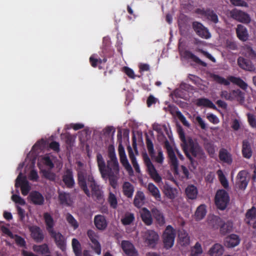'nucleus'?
I'll use <instances>...</instances> for the list:
<instances>
[{
	"label": "nucleus",
	"instance_id": "nucleus-1",
	"mask_svg": "<svg viewBox=\"0 0 256 256\" xmlns=\"http://www.w3.org/2000/svg\"><path fill=\"white\" fill-rule=\"evenodd\" d=\"M78 183L87 196H90V191L88 188V186L94 196L98 200L102 198V192L99 186L96 183L92 174L85 169L81 168L78 170Z\"/></svg>",
	"mask_w": 256,
	"mask_h": 256
},
{
	"label": "nucleus",
	"instance_id": "nucleus-2",
	"mask_svg": "<svg viewBox=\"0 0 256 256\" xmlns=\"http://www.w3.org/2000/svg\"><path fill=\"white\" fill-rule=\"evenodd\" d=\"M44 220L46 224V230L51 238H52L56 246L62 252L66 248V241L65 237L60 232L54 230V220L50 214L48 212L43 214Z\"/></svg>",
	"mask_w": 256,
	"mask_h": 256
},
{
	"label": "nucleus",
	"instance_id": "nucleus-3",
	"mask_svg": "<svg viewBox=\"0 0 256 256\" xmlns=\"http://www.w3.org/2000/svg\"><path fill=\"white\" fill-rule=\"evenodd\" d=\"M179 136L182 142V146L186 157L190 160L191 164H194L192 157H196L200 152V148L197 144H196L192 139H189L186 141L185 134L180 128L178 131Z\"/></svg>",
	"mask_w": 256,
	"mask_h": 256
},
{
	"label": "nucleus",
	"instance_id": "nucleus-4",
	"mask_svg": "<svg viewBox=\"0 0 256 256\" xmlns=\"http://www.w3.org/2000/svg\"><path fill=\"white\" fill-rule=\"evenodd\" d=\"M212 78L216 82L224 86L230 85V82H231L244 90H246L248 87V84L240 78L230 76L228 77V80H227L224 78L215 74H213Z\"/></svg>",
	"mask_w": 256,
	"mask_h": 256
},
{
	"label": "nucleus",
	"instance_id": "nucleus-5",
	"mask_svg": "<svg viewBox=\"0 0 256 256\" xmlns=\"http://www.w3.org/2000/svg\"><path fill=\"white\" fill-rule=\"evenodd\" d=\"M142 238L146 246L150 248H154L158 244L160 236L154 230H147L142 232Z\"/></svg>",
	"mask_w": 256,
	"mask_h": 256
},
{
	"label": "nucleus",
	"instance_id": "nucleus-6",
	"mask_svg": "<svg viewBox=\"0 0 256 256\" xmlns=\"http://www.w3.org/2000/svg\"><path fill=\"white\" fill-rule=\"evenodd\" d=\"M230 196L227 192L224 190H219L217 191L214 202L217 208L220 210H224L227 207L230 202Z\"/></svg>",
	"mask_w": 256,
	"mask_h": 256
},
{
	"label": "nucleus",
	"instance_id": "nucleus-7",
	"mask_svg": "<svg viewBox=\"0 0 256 256\" xmlns=\"http://www.w3.org/2000/svg\"><path fill=\"white\" fill-rule=\"evenodd\" d=\"M176 234L175 230L170 225L166 227L162 236L163 242L165 248L168 249L173 246Z\"/></svg>",
	"mask_w": 256,
	"mask_h": 256
},
{
	"label": "nucleus",
	"instance_id": "nucleus-8",
	"mask_svg": "<svg viewBox=\"0 0 256 256\" xmlns=\"http://www.w3.org/2000/svg\"><path fill=\"white\" fill-rule=\"evenodd\" d=\"M144 161L146 166L148 174L150 178L156 183H159L162 181V178L158 174L154 164L152 162L150 159L146 154L143 156Z\"/></svg>",
	"mask_w": 256,
	"mask_h": 256
},
{
	"label": "nucleus",
	"instance_id": "nucleus-9",
	"mask_svg": "<svg viewBox=\"0 0 256 256\" xmlns=\"http://www.w3.org/2000/svg\"><path fill=\"white\" fill-rule=\"evenodd\" d=\"M230 16L233 19L244 24H248L250 22V16L246 12L234 8L230 12Z\"/></svg>",
	"mask_w": 256,
	"mask_h": 256
},
{
	"label": "nucleus",
	"instance_id": "nucleus-10",
	"mask_svg": "<svg viewBox=\"0 0 256 256\" xmlns=\"http://www.w3.org/2000/svg\"><path fill=\"white\" fill-rule=\"evenodd\" d=\"M15 186L16 188L20 187L22 194L24 196H26L30 189L26 176H22L21 172L19 174L16 180Z\"/></svg>",
	"mask_w": 256,
	"mask_h": 256
},
{
	"label": "nucleus",
	"instance_id": "nucleus-11",
	"mask_svg": "<svg viewBox=\"0 0 256 256\" xmlns=\"http://www.w3.org/2000/svg\"><path fill=\"white\" fill-rule=\"evenodd\" d=\"M195 12L198 14L206 17L208 20L214 24H217L218 22V18L216 13L210 8L204 9V8H198L195 10Z\"/></svg>",
	"mask_w": 256,
	"mask_h": 256
},
{
	"label": "nucleus",
	"instance_id": "nucleus-12",
	"mask_svg": "<svg viewBox=\"0 0 256 256\" xmlns=\"http://www.w3.org/2000/svg\"><path fill=\"white\" fill-rule=\"evenodd\" d=\"M164 148L167 150L171 165L174 167L175 173L177 174L178 166V160L172 146L168 140H166L164 142Z\"/></svg>",
	"mask_w": 256,
	"mask_h": 256
},
{
	"label": "nucleus",
	"instance_id": "nucleus-13",
	"mask_svg": "<svg viewBox=\"0 0 256 256\" xmlns=\"http://www.w3.org/2000/svg\"><path fill=\"white\" fill-rule=\"evenodd\" d=\"M192 28L196 34L200 37L208 39L210 37V34L208 29L198 22H194L192 24Z\"/></svg>",
	"mask_w": 256,
	"mask_h": 256
},
{
	"label": "nucleus",
	"instance_id": "nucleus-14",
	"mask_svg": "<svg viewBox=\"0 0 256 256\" xmlns=\"http://www.w3.org/2000/svg\"><path fill=\"white\" fill-rule=\"evenodd\" d=\"M62 180L65 186L68 188H72L75 185L74 173L71 168L66 170L62 176Z\"/></svg>",
	"mask_w": 256,
	"mask_h": 256
},
{
	"label": "nucleus",
	"instance_id": "nucleus-15",
	"mask_svg": "<svg viewBox=\"0 0 256 256\" xmlns=\"http://www.w3.org/2000/svg\"><path fill=\"white\" fill-rule=\"evenodd\" d=\"M87 235L92 244L91 246L92 249L98 255L101 254V246L98 240L97 234L92 230H88L87 232Z\"/></svg>",
	"mask_w": 256,
	"mask_h": 256
},
{
	"label": "nucleus",
	"instance_id": "nucleus-16",
	"mask_svg": "<svg viewBox=\"0 0 256 256\" xmlns=\"http://www.w3.org/2000/svg\"><path fill=\"white\" fill-rule=\"evenodd\" d=\"M252 62L244 56H239L237 60L238 66L243 70L248 72H254L256 70L255 65Z\"/></svg>",
	"mask_w": 256,
	"mask_h": 256
},
{
	"label": "nucleus",
	"instance_id": "nucleus-17",
	"mask_svg": "<svg viewBox=\"0 0 256 256\" xmlns=\"http://www.w3.org/2000/svg\"><path fill=\"white\" fill-rule=\"evenodd\" d=\"M248 172L246 170L240 171L237 176L236 186L240 190H244L248 184L247 180Z\"/></svg>",
	"mask_w": 256,
	"mask_h": 256
},
{
	"label": "nucleus",
	"instance_id": "nucleus-18",
	"mask_svg": "<svg viewBox=\"0 0 256 256\" xmlns=\"http://www.w3.org/2000/svg\"><path fill=\"white\" fill-rule=\"evenodd\" d=\"M246 223L256 229V208H252L248 210L245 214Z\"/></svg>",
	"mask_w": 256,
	"mask_h": 256
},
{
	"label": "nucleus",
	"instance_id": "nucleus-19",
	"mask_svg": "<svg viewBox=\"0 0 256 256\" xmlns=\"http://www.w3.org/2000/svg\"><path fill=\"white\" fill-rule=\"evenodd\" d=\"M31 236L36 242H40L44 239V235L42 230L38 226H34L30 228Z\"/></svg>",
	"mask_w": 256,
	"mask_h": 256
},
{
	"label": "nucleus",
	"instance_id": "nucleus-20",
	"mask_svg": "<svg viewBox=\"0 0 256 256\" xmlns=\"http://www.w3.org/2000/svg\"><path fill=\"white\" fill-rule=\"evenodd\" d=\"M122 248L124 253L128 256H138V253L134 246L130 242L122 240Z\"/></svg>",
	"mask_w": 256,
	"mask_h": 256
},
{
	"label": "nucleus",
	"instance_id": "nucleus-21",
	"mask_svg": "<svg viewBox=\"0 0 256 256\" xmlns=\"http://www.w3.org/2000/svg\"><path fill=\"white\" fill-rule=\"evenodd\" d=\"M221 95L226 100H232L234 98H236L238 100H244V94L239 90H233L230 92H228L226 90L222 91Z\"/></svg>",
	"mask_w": 256,
	"mask_h": 256
},
{
	"label": "nucleus",
	"instance_id": "nucleus-22",
	"mask_svg": "<svg viewBox=\"0 0 256 256\" xmlns=\"http://www.w3.org/2000/svg\"><path fill=\"white\" fill-rule=\"evenodd\" d=\"M28 198L32 203L35 205H42L44 202L43 196L38 191H32L29 194Z\"/></svg>",
	"mask_w": 256,
	"mask_h": 256
},
{
	"label": "nucleus",
	"instance_id": "nucleus-23",
	"mask_svg": "<svg viewBox=\"0 0 256 256\" xmlns=\"http://www.w3.org/2000/svg\"><path fill=\"white\" fill-rule=\"evenodd\" d=\"M218 158L223 163L230 165L232 162V155L226 148H222L220 150Z\"/></svg>",
	"mask_w": 256,
	"mask_h": 256
},
{
	"label": "nucleus",
	"instance_id": "nucleus-24",
	"mask_svg": "<svg viewBox=\"0 0 256 256\" xmlns=\"http://www.w3.org/2000/svg\"><path fill=\"white\" fill-rule=\"evenodd\" d=\"M94 224L98 230H104L108 226V222L106 217L101 214H98L94 216Z\"/></svg>",
	"mask_w": 256,
	"mask_h": 256
},
{
	"label": "nucleus",
	"instance_id": "nucleus-25",
	"mask_svg": "<svg viewBox=\"0 0 256 256\" xmlns=\"http://www.w3.org/2000/svg\"><path fill=\"white\" fill-rule=\"evenodd\" d=\"M113 172L116 174H118L120 166L118 159L109 160L107 161L106 173Z\"/></svg>",
	"mask_w": 256,
	"mask_h": 256
},
{
	"label": "nucleus",
	"instance_id": "nucleus-26",
	"mask_svg": "<svg viewBox=\"0 0 256 256\" xmlns=\"http://www.w3.org/2000/svg\"><path fill=\"white\" fill-rule=\"evenodd\" d=\"M242 55L253 62H256V50L248 45H246L243 48Z\"/></svg>",
	"mask_w": 256,
	"mask_h": 256
},
{
	"label": "nucleus",
	"instance_id": "nucleus-27",
	"mask_svg": "<svg viewBox=\"0 0 256 256\" xmlns=\"http://www.w3.org/2000/svg\"><path fill=\"white\" fill-rule=\"evenodd\" d=\"M236 34L238 38L242 42L248 40V34L246 28L242 24H239L236 28Z\"/></svg>",
	"mask_w": 256,
	"mask_h": 256
},
{
	"label": "nucleus",
	"instance_id": "nucleus-28",
	"mask_svg": "<svg viewBox=\"0 0 256 256\" xmlns=\"http://www.w3.org/2000/svg\"><path fill=\"white\" fill-rule=\"evenodd\" d=\"M96 161L99 171L102 178H106V165L105 161L100 154H98L96 155Z\"/></svg>",
	"mask_w": 256,
	"mask_h": 256
},
{
	"label": "nucleus",
	"instance_id": "nucleus-29",
	"mask_svg": "<svg viewBox=\"0 0 256 256\" xmlns=\"http://www.w3.org/2000/svg\"><path fill=\"white\" fill-rule=\"evenodd\" d=\"M140 216L142 222L146 226H150L152 224V214L146 208H142Z\"/></svg>",
	"mask_w": 256,
	"mask_h": 256
},
{
	"label": "nucleus",
	"instance_id": "nucleus-30",
	"mask_svg": "<svg viewBox=\"0 0 256 256\" xmlns=\"http://www.w3.org/2000/svg\"><path fill=\"white\" fill-rule=\"evenodd\" d=\"M242 152L244 158L250 159L252 157V149L250 143L247 140H244L242 142Z\"/></svg>",
	"mask_w": 256,
	"mask_h": 256
},
{
	"label": "nucleus",
	"instance_id": "nucleus-31",
	"mask_svg": "<svg viewBox=\"0 0 256 256\" xmlns=\"http://www.w3.org/2000/svg\"><path fill=\"white\" fill-rule=\"evenodd\" d=\"M216 221L218 223H220V234L224 235L231 232L232 228V222H223L221 218H216Z\"/></svg>",
	"mask_w": 256,
	"mask_h": 256
},
{
	"label": "nucleus",
	"instance_id": "nucleus-32",
	"mask_svg": "<svg viewBox=\"0 0 256 256\" xmlns=\"http://www.w3.org/2000/svg\"><path fill=\"white\" fill-rule=\"evenodd\" d=\"M152 214L156 219V222L160 226H163L165 223V218L162 212L156 208L152 210Z\"/></svg>",
	"mask_w": 256,
	"mask_h": 256
},
{
	"label": "nucleus",
	"instance_id": "nucleus-33",
	"mask_svg": "<svg viewBox=\"0 0 256 256\" xmlns=\"http://www.w3.org/2000/svg\"><path fill=\"white\" fill-rule=\"evenodd\" d=\"M145 196L142 191H138L135 195L134 204L138 208H141L144 204Z\"/></svg>",
	"mask_w": 256,
	"mask_h": 256
},
{
	"label": "nucleus",
	"instance_id": "nucleus-34",
	"mask_svg": "<svg viewBox=\"0 0 256 256\" xmlns=\"http://www.w3.org/2000/svg\"><path fill=\"white\" fill-rule=\"evenodd\" d=\"M240 242L238 236L235 234H230L226 238L225 242L226 246L228 248H234L238 246Z\"/></svg>",
	"mask_w": 256,
	"mask_h": 256
},
{
	"label": "nucleus",
	"instance_id": "nucleus-35",
	"mask_svg": "<svg viewBox=\"0 0 256 256\" xmlns=\"http://www.w3.org/2000/svg\"><path fill=\"white\" fill-rule=\"evenodd\" d=\"M122 192L126 196L132 198L134 192V186L128 182H124L122 185Z\"/></svg>",
	"mask_w": 256,
	"mask_h": 256
},
{
	"label": "nucleus",
	"instance_id": "nucleus-36",
	"mask_svg": "<svg viewBox=\"0 0 256 256\" xmlns=\"http://www.w3.org/2000/svg\"><path fill=\"white\" fill-rule=\"evenodd\" d=\"M224 252V247L219 244H214L209 250L208 254L210 256H220Z\"/></svg>",
	"mask_w": 256,
	"mask_h": 256
},
{
	"label": "nucleus",
	"instance_id": "nucleus-37",
	"mask_svg": "<svg viewBox=\"0 0 256 256\" xmlns=\"http://www.w3.org/2000/svg\"><path fill=\"white\" fill-rule=\"evenodd\" d=\"M185 192L188 199L194 200L198 195V189L193 184L188 185L185 190Z\"/></svg>",
	"mask_w": 256,
	"mask_h": 256
},
{
	"label": "nucleus",
	"instance_id": "nucleus-38",
	"mask_svg": "<svg viewBox=\"0 0 256 256\" xmlns=\"http://www.w3.org/2000/svg\"><path fill=\"white\" fill-rule=\"evenodd\" d=\"M178 237L182 246H186L190 244V238L188 234L184 230L178 232Z\"/></svg>",
	"mask_w": 256,
	"mask_h": 256
},
{
	"label": "nucleus",
	"instance_id": "nucleus-39",
	"mask_svg": "<svg viewBox=\"0 0 256 256\" xmlns=\"http://www.w3.org/2000/svg\"><path fill=\"white\" fill-rule=\"evenodd\" d=\"M196 104L198 106H204L216 109V106L210 100L206 98H200L196 100Z\"/></svg>",
	"mask_w": 256,
	"mask_h": 256
},
{
	"label": "nucleus",
	"instance_id": "nucleus-40",
	"mask_svg": "<svg viewBox=\"0 0 256 256\" xmlns=\"http://www.w3.org/2000/svg\"><path fill=\"white\" fill-rule=\"evenodd\" d=\"M128 156L130 160L133 165L134 168L136 172L139 173L140 172V168L139 165L136 161V158L134 154L132 149L130 146L128 147Z\"/></svg>",
	"mask_w": 256,
	"mask_h": 256
},
{
	"label": "nucleus",
	"instance_id": "nucleus-41",
	"mask_svg": "<svg viewBox=\"0 0 256 256\" xmlns=\"http://www.w3.org/2000/svg\"><path fill=\"white\" fill-rule=\"evenodd\" d=\"M148 189L156 200H160L161 197L160 190L154 184L149 183L148 186Z\"/></svg>",
	"mask_w": 256,
	"mask_h": 256
},
{
	"label": "nucleus",
	"instance_id": "nucleus-42",
	"mask_svg": "<svg viewBox=\"0 0 256 256\" xmlns=\"http://www.w3.org/2000/svg\"><path fill=\"white\" fill-rule=\"evenodd\" d=\"M72 245L74 252L76 256H82V246L79 241L74 238L72 241Z\"/></svg>",
	"mask_w": 256,
	"mask_h": 256
},
{
	"label": "nucleus",
	"instance_id": "nucleus-43",
	"mask_svg": "<svg viewBox=\"0 0 256 256\" xmlns=\"http://www.w3.org/2000/svg\"><path fill=\"white\" fill-rule=\"evenodd\" d=\"M58 198L60 204L70 206V194L69 193L63 192H59Z\"/></svg>",
	"mask_w": 256,
	"mask_h": 256
},
{
	"label": "nucleus",
	"instance_id": "nucleus-44",
	"mask_svg": "<svg viewBox=\"0 0 256 256\" xmlns=\"http://www.w3.org/2000/svg\"><path fill=\"white\" fill-rule=\"evenodd\" d=\"M184 54L186 57L192 60L196 63L203 66H206L207 64L205 62L202 61L200 59L198 56H195L189 50H186L184 52Z\"/></svg>",
	"mask_w": 256,
	"mask_h": 256
},
{
	"label": "nucleus",
	"instance_id": "nucleus-45",
	"mask_svg": "<svg viewBox=\"0 0 256 256\" xmlns=\"http://www.w3.org/2000/svg\"><path fill=\"white\" fill-rule=\"evenodd\" d=\"M206 206L205 204H200L198 206L195 212L196 218L197 220L202 219L206 214Z\"/></svg>",
	"mask_w": 256,
	"mask_h": 256
},
{
	"label": "nucleus",
	"instance_id": "nucleus-46",
	"mask_svg": "<svg viewBox=\"0 0 256 256\" xmlns=\"http://www.w3.org/2000/svg\"><path fill=\"white\" fill-rule=\"evenodd\" d=\"M120 162L122 163L123 166L125 168L126 170L128 172L130 175H132L134 173V171L132 168L126 156H123L122 157H120Z\"/></svg>",
	"mask_w": 256,
	"mask_h": 256
},
{
	"label": "nucleus",
	"instance_id": "nucleus-47",
	"mask_svg": "<svg viewBox=\"0 0 256 256\" xmlns=\"http://www.w3.org/2000/svg\"><path fill=\"white\" fill-rule=\"evenodd\" d=\"M33 248L34 251L41 254H46L50 252L48 246L46 244L39 246L35 245Z\"/></svg>",
	"mask_w": 256,
	"mask_h": 256
},
{
	"label": "nucleus",
	"instance_id": "nucleus-48",
	"mask_svg": "<svg viewBox=\"0 0 256 256\" xmlns=\"http://www.w3.org/2000/svg\"><path fill=\"white\" fill-rule=\"evenodd\" d=\"M162 127L165 130H166V127L165 125H164L162 126L160 124L158 123H154L152 124L153 130H154L156 131L158 133V140H160V137H163V138H166V136L163 133Z\"/></svg>",
	"mask_w": 256,
	"mask_h": 256
},
{
	"label": "nucleus",
	"instance_id": "nucleus-49",
	"mask_svg": "<svg viewBox=\"0 0 256 256\" xmlns=\"http://www.w3.org/2000/svg\"><path fill=\"white\" fill-rule=\"evenodd\" d=\"M117 175L113 172L106 173V177L108 176L110 185L114 188H116L118 185Z\"/></svg>",
	"mask_w": 256,
	"mask_h": 256
},
{
	"label": "nucleus",
	"instance_id": "nucleus-50",
	"mask_svg": "<svg viewBox=\"0 0 256 256\" xmlns=\"http://www.w3.org/2000/svg\"><path fill=\"white\" fill-rule=\"evenodd\" d=\"M217 174L219 180L222 185L225 188H228V182L226 178L224 175L222 171L220 170H218L217 171Z\"/></svg>",
	"mask_w": 256,
	"mask_h": 256
},
{
	"label": "nucleus",
	"instance_id": "nucleus-51",
	"mask_svg": "<svg viewBox=\"0 0 256 256\" xmlns=\"http://www.w3.org/2000/svg\"><path fill=\"white\" fill-rule=\"evenodd\" d=\"M202 253L201 244L197 242L192 248L190 254L192 256H200Z\"/></svg>",
	"mask_w": 256,
	"mask_h": 256
},
{
	"label": "nucleus",
	"instance_id": "nucleus-52",
	"mask_svg": "<svg viewBox=\"0 0 256 256\" xmlns=\"http://www.w3.org/2000/svg\"><path fill=\"white\" fill-rule=\"evenodd\" d=\"M164 192L166 196L170 199L175 198V190L169 185L164 186Z\"/></svg>",
	"mask_w": 256,
	"mask_h": 256
},
{
	"label": "nucleus",
	"instance_id": "nucleus-53",
	"mask_svg": "<svg viewBox=\"0 0 256 256\" xmlns=\"http://www.w3.org/2000/svg\"><path fill=\"white\" fill-rule=\"evenodd\" d=\"M66 220L68 222L73 228L74 230H76L78 227V224L74 218L70 213H68L66 215Z\"/></svg>",
	"mask_w": 256,
	"mask_h": 256
},
{
	"label": "nucleus",
	"instance_id": "nucleus-54",
	"mask_svg": "<svg viewBox=\"0 0 256 256\" xmlns=\"http://www.w3.org/2000/svg\"><path fill=\"white\" fill-rule=\"evenodd\" d=\"M146 144L148 150L152 158L154 156V144L152 140L149 138L148 134L146 135Z\"/></svg>",
	"mask_w": 256,
	"mask_h": 256
},
{
	"label": "nucleus",
	"instance_id": "nucleus-55",
	"mask_svg": "<svg viewBox=\"0 0 256 256\" xmlns=\"http://www.w3.org/2000/svg\"><path fill=\"white\" fill-rule=\"evenodd\" d=\"M134 220V214L132 213H128L125 214L124 216L122 218L121 222L124 225L130 224Z\"/></svg>",
	"mask_w": 256,
	"mask_h": 256
},
{
	"label": "nucleus",
	"instance_id": "nucleus-56",
	"mask_svg": "<svg viewBox=\"0 0 256 256\" xmlns=\"http://www.w3.org/2000/svg\"><path fill=\"white\" fill-rule=\"evenodd\" d=\"M42 176L47 180L50 181H54L56 179V176L54 173L50 170H42Z\"/></svg>",
	"mask_w": 256,
	"mask_h": 256
},
{
	"label": "nucleus",
	"instance_id": "nucleus-57",
	"mask_svg": "<svg viewBox=\"0 0 256 256\" xmlns=\"http://www.w3.org/2000/svg\"><path fill=\"white\" fill-rule=\"evenodd\" d=\"M108 202H109L110 206L113 208H116L117 207L118 201L116 196L112 192H110Z\"/></svg>",
	"mask_w": 256,
	"mask_h": 256
},
{
	"label": "nucleus",
	"instance_id": "nucleus-58",
	"mask_svg": "<svg viewBox=\"0 0 256 256\" xmlns=\"http://www.w3.org/2000/svg\"><path fill=\"white\" fill-rule=\"evenodd\" d=\"M14 238L16 244L20 247L26 248V242L24 238L17 234L14 235Z\"/></svg>",
	"mask_w": 256,
	"mask_h": 256
},
{
	"label": "nucleus",
	"instance_id": "nucleus-59",
	"mask_svg": "<svg viewBox=\"0 0 256 256\" xmlns=\"http://www.w3.org/2000/svg\"><path fill=\"white\" fill-rule=\"evenodd\" d=\"M226 48L234 50L238 49V45L236 42L232 40H226Z\"/></svg>",
	"mask_w": 256,
	"mask_h": 256
},
{
	"label": "nucleus",
	"instance_id": "nucleus-60",
	"mask_svg": "<svg viewBox=\"0 0 256 256\" xmlns=\"http://www.w3.org/2000/svg\"><path fill=\"white\" fill-rule=\"evenodd\" d=\"M12 200L16 204H20L21 206H24L26 204V202L24 200L21 198L19 195L13 194L12 196Z\"/></svg>",
	"mask_w": 256,
	"mask_h": 256
},
{
	"label": "nucleus",
	"instance_id": "nucleus-61",
	"mask_svg": "<svg viewBox=\"0 0 256 256\" xmlns=\"http://www.w3.org/2000/svg\"><path fill=\"white\" fill-rule=\"evenodd\" d=\"M176 116L178 118V120L182 122V124L188 127L190 126V124L186 120L184 116L182 114V113L180 111L176 112Z\"/></svg>",
	"mask_w": 256,
	"mask_h": 256
},
{
	"label": "nucleus",
	"instance_id": "nucleus-62",
	"mask_svg": "<svg viewBox=\"0 0 256 256\" xmlns=\"http://www.w3.org/2000/svg\"><path fill=\"white\" fill-rule=\"evenodd\" d=\"M108 156L110 160L116 159L114 147L113 145H110L108 149Z\"/></svg>",
	"mask_w": 256,
	"mask_h": 256
},
{
	"label": "nucleus",
	"instance_id": "nucleus-63",
	"mask_svg": "<svg viewBox=\"0 0 256 256\" xmlns=\"http://www.w3.org/2000/svg\"><path fill=\"white\" fill-rule=\"evenodd\" d=\"M122 71L130 78L134 79L136 77L134 70L127 66L122 68Z\"/></svg>",
	"mask_w": 256,
	"mask_h": 256
},
{
	"label": "nucleus",
	"instance_id": "nucleus-64",
	"mask_svg": "<svg viewBox=\"0 0 256 256\" xmlns=\"http://www.w3.org/2000/svg\"><path fill=\"white\" fill-rule=\"evenodd\" d=\"M247 116L250 125L253 128H256V119L254 115L248 113Z\"/></svg>",
	"mask_w": 256,
	"mask_h": 256
}]
</instances>
